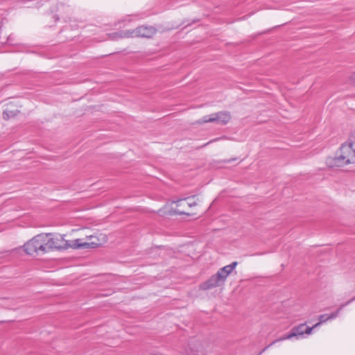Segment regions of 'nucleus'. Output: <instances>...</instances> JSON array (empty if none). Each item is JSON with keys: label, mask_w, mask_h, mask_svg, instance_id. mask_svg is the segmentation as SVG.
Masks as SVG:
<instances>
[{"label": "nucleus", "mask_w": 355, "mask_h": 355, "mask_svg": "<svg viewBox=\"0 0 355 355\" xmlns=\"http://www.w3.org/2000/svg\"><path fill=\"white\" fill-rule=\"evenodd\" d=\"M355 300V297L352 298L351 300H348L346 303L345 304H343L342 305H340V306L339 307V309L336 311V312H334L329 315L328 314H322L321 315H320L319 317V322H317L315 324H314L313 327L314 329L318 327L320 324H322V323L327 322V320H331V319H334L336 318L340 311L347 305L349 304L350 303H352V302H354Z\"/></svg>", "instance_id": "obj_8"}, {"label": "nucleus", "mask_w": 355, "mask_h": 355, "mask_svg": "<svg viewBox=\"0 0 355 355\" xmlns=\"http://www.w3.org/2000/svg\"><path fill=\"white\" fill-rule=\"evenodd\" d=\"M13 42H14V35H10L8 38H7V42L6 43L9 45H12L13 44Z\"/></svg>", "instance_id": "obj_15"}, {"label": "nucleus", "mask_w": 355, "mask_h": 355, "mask_svg": "<svg viewBox=\"0 0 355 355\" xmlns=\"http://www.w3.org/2000/svg\"><path fill=\"white\" fill-rule=\"evenodd\" d=\"M42 234H37L24 245V251L29 255L44 254Z\"/></svg>", "instance_id": "obj_3"}, {"label": "nucleus", "mask_w": 355, "mask_h": 355, "mask_svg": "<svg viewBox=\"0 0 355 355\" xmlns=\"http://www.w3.org/2000/svg\"><path fill=\"white\" fill-rule=\"evenodd\" d=\"M275 343H276V341H273L271 343H270L268 345L265 347L257 355H261L265 351H266L268 348L272 346Z\"/></svg>", "instance_id": "obj_14"}, {"label": "nucleus", "mask_w": 355, "mask_h": 355, "mask_svg": "<svg viewBox=\"0 0 355 355\" xmlns=\"http://www.w3.org/2000/svg\"><path fill=\"white\" fill-rule=\"evenodd\" d=\"M313 329V327H307L305 323H303L293 327L291 331L294 334V338L298 340L304 338V334L310 335Z\"/></svg>", "instance_id": "obj_9"}, {"label": "nucleus", "mask_w": 355, "mask_h": 355, "mask_svg": "<svg viewBox=\"0 0 355 355\" xmlns=\"http://www.w3.org/2000/svg\"><path fill=\"white\" fill-rule=\"evenodd\" d=\"M351 79L352 80L354 81L355 82V73H354L352 76H351Z\"/></svg>", "instance_id": "obj_16"}, {"label": "nucleus", "mask_w": 355, "mask_h": 355, "mask_svg": "<svg viewBox=\"0 0 355 355\" xmlns=\"http://www.w3.org/2000/svg\"><path fill=\"white\" fill-rule=\"evenodd\" d=\"M42 237L43 247L45 248V249H44V254L53 250L64 248L59 243L60 241H64L62 238L61 239L58 238L54 239L52 237L51 234H42Z\"/></svg>", "instance_id": "obj_7"}, {"label": "nucleus", "mask_w": 355, "mask_h": 355, "mask_svg": "<svg viewBox=\"0 0 355 355\" xmlns=\"http://www.w3.org/2000/svg\"><path fill=\"white\" fill-rule=\"evenodd\" d=\"M17 112H18L17 110L13 111V110H6L3 112V118L4 119H9L10 118H12L17 115Z\"/></svg>", "instance_id": "obj_11"}, {"label": "nucleus", "mask_w": 355, "mask_h": 355, "mask_svg": "<svg viewBox=\"0 0 355 355\" xmlns=\"http://www.w3.org/2000/svg\"><path fill=\"white\" fill-rule=\"evenodd\" d=\"M186 207H187V204H183L180 207H177V209L174 210V212L179 215H189L190 214L187 212L184 209H180V207L185 208Z\"/></svg>", "instance_id": "obj_12"}, {"label": "nucleus", "mask_w": 355, "mask_h": 355, "mask_svg": "<svg viewBox=\"0 0 355 355\" xmlns=\"http://www.w3.org/2000/svg\"><path fill=\"white\" fill-rule=\"evenodd\" d=\"M232 160L231 159H229L227 161H226V162H230Z\"/></svg>", "instance_id": "obj_17"}, {"label": "nucleus", "mask_w": 355, "mask_h": 355, "mask_svg": "<svg viewBox=\"0 0 355 355\" xmlns=\"http://www.w3.org/2000/svg\"><path fill=\"white\" fill-rule=\"evenodd\" d=\"M101 245L99 240L97 237L94 236H90L87 241H83L81 239H77L72 241H70V243L68 244L69 247H71L73 249H89V248H96Z\"/></svg>", "instance_id": "obj_6"}, {"label": "nucleus", "mask_w": 355, "mask_h": 355, "mask_svg": "<svg viewBox=\"0 0 355 355\" xmlns=\"http://www.w3.org/2000/svg\"><path fill=\"white\" fill-rule=\"evenodd\" d=\"M355 162V150L347 143L343 144L334 157L327 159L326 163L329 167H343Z\"/></svg>", "instance_id": "obj_1"}, {"label": "nucleus", "mask_w": 355, "mask_h": 355, "mask_svg": "<svg viewBox=\"0 0 355 355\" xmlns=\"http://www.w3.org/2000/svg\"><path fill=\"white\" fill-rule=\"evenodd\" d=\"M230 113L227 111H222L212 113L209 115H206L200 119L198 123L200 124L205 123H216L217 124L225 125L230 121Z\"/></svg>", "instance_id": "obj_5"}, {"label": "nucleus", "mask_w": 355, "mask_h": 355, "mask_svg": "<svg viewBox=\"0 0 355 355\" xmlns=\"http://www.w3.org/2000/svg\"><path fill=\"white\" fill-rule=\"evenodd\" d=\"M293 335L294 334H293L291 333V331H290L288 334L282 336V337L279 338L278 339L275 340V341H276V343H277V342L283 341L285 340H291V338H294Z\"/></svg>", "instance_id": "obj_13"}, {"label": "nucleus", "mask_w": 355, "mask_h": 355, "mask_svg": "<svg viewBox=\"0 0 355 355\" xmlns=\"http://www.w3.org/2000/svg\"><path fill=\"white\" fill-rule=\"evenodd\" d=\"M177 207H180L183 204H187L188 207H191L193 206H196L197 203L194 200V198L189 197L184 199H180L175 202Z\"/></svg>", "instance_id": "obj_10"}, {"label": "nucleus", "mask_w": 355, "mask_h": 355, "mask_svg": "<svg viewBox=\"0 0 355 355\" xmlns=\"http://www.w3.org/2000/svg\"><path fill=\"white\" fill-rule=\"evenodd\" d=\"M156 33V29L150 26H141L133 30L121 32L120 37H150Z\"/></svg>", "instance_id": "obj_4"}, {"label": "nucleus", "mask_w": 355, "mask_h": 355, "mask_svg": "<svg viewBox=\"0 0 355 355\" xmlns=\"http://www.w3.org/2000/svg\"><path fill=\"white\" fill-rule=\"evenodd\" d=\"M237 264L238 263L236 261H234L220 268L215 275H212L208 280L200 284V288L202 290H209L223 284L227 276L235 269Z\"/></svg>", "instance_id": "obj_2"}]
</instances>
